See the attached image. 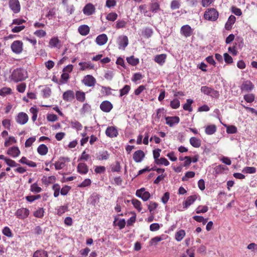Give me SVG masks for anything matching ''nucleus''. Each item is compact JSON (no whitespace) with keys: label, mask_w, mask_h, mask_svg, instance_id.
I'll list each match as a JSON object with an SVG mask.
<instances>
[{"label":"nucleus","mask_w":257,"mask_h":257,"mask_svg":"<svg viewBox=\"0 0 257 257\" xmlns=\"http://www.w3.org/2000/svg\"><path fill=\"white\" fill-rule=\"evenodd\" d=\"M27 77V72L25 69L21 68L15 69L11 76V80L16 82L24 80Z\"/></svg>","instance_id":"f257e3e1"},{"label":"nucleus","mask_w":257,"mask_h":257,"mask_svg":"<svg viewBox=\"0 0 257 257\" xmlns=\"http://www.w3.org/2000/svg\"><path fill=\"white\" fill-rule=\"evenodd\" d=\"M218 13L214 8L207 9L204 14L205 19L210 21H215L218 18Z\"/></svg>","instance_id":"f03ea898"},{"label":"nucleus","mask_w":257,"mask_h":257,"mask_svg":"<svg viewBox=\"0 0 257 257\" xmlns=\"http://www.w3.org/2000/svg\"><path fill=\"white\" fill-rule=\"evenodd\" d=\"M201 91L204 94L209 95L212 97L218 98L219 96V93L218 91L206 86H202L201 88Z\"/></svg>","instance_id":"7ed1b4c3"},{"label":"nucleus","mask_w":257,"mask_h":257,"mask_svg":"<svg viewBox=\"0 0 257 257\" xmlns=\"http://www.w3.org/2000/svg\"><path fill=\"white\" fill-rule=\"evenodd\" d=\"M117 43L119 49L124 50L128 44V39L127 36L124 35L119 36L117 40Z\"/></svg>","instance_id":"20e7f679"},{"label":"nucleus","mask_w":257,"mask_h":257,"mask_svg":"<svg viewBox=\"0 0 257 257\" xmlns=\"http://www.w3.org/2000/svg\"><path fill=\"white\" fill-rule=\"evenodd\" d=\"M23 43L21 41H15L11 45L12 51L16 54H20L23 50Z\"/></svg>","instance_id":"39448f33"},{"label":"nucleus","mask_w":257,"mask_h":257,"mask_svg":"<svg viewBox=\"0 0 257 257\" xmlns=\"http://www.w3.org/2000/svg\"><path fill=\"white\" fill-rule=\"evenodd\" d=\"M9 7L15 14L18 13L21 10V6L19 0H9Z\"/></svg>","instance_id":"423d86ee"},{"label":"nucleus","mask_w":257,"mask_h":257,"mask_svg":"<svg viewBox=\"0 0 257 257\" xmlns=\"http://www.w3.org/2000/svg\"><path fill=\"white\" fill-rule=\"evenodd\" d=\"M82 83L88 87H93L96 83V79L93 76L90 75L85 76L82 81Z\"/></svg>","instance_id":"0eeeda50"},{"label":"nucleus","mask_w":257,"mask_h":257,"mask_svg":"<svg viewBox=\"0 0 257 257\" xmlns=\"http://www.w3.org/2000/svg\"><path fill=\"white\" fill-rule=\"evenodd\" d=\"M28 115L23 112L19 113L16 117L17 122L22 125L26 123L28 121Z\"/></svg>","instance_id":"6e6552de"},{"label":"nucleus","mask_w":257,"mask_h":257,"mask_svg":"<svg viewBox=\"0 0 257 257\" xmlns=\"http://www.w3.org/2000/svg\"><path fill=\"white\" fill-rule=\"evenodd\" d=\"M15 215L19 219H24L29 215V210L26 208H21L17 210Z\"/></svg>","instance_id":"1a4fd4ad"},{"label":"nucleus","mask_w":257,"mask_h":257,"mask_svg":"<svg viewBox=\"0 0 257 257\" xmlns=\"http://www.w3.org/2000/svg\"><path fill=\"white\" fill-rule=\"evenodd\" d=\"M113 108L112 103L107 100L102 101L100 105V108L105 112H109Z\"/></svg>","instance_id":"9d476101"},{"label":"nucleus","mask_w":257,"mask_h":257,"mask_svg":"<svg viewBox=\"0 0 257 257\" xmlns=\"http://www.w3.org/2000/svg\"><path fill=\"white\" fill-rule=\"evenodd\" d=\"M180 32L182 35L187 38L190 37L192 35L193 30L189 25H186L181 27Z\"/></svg>","instance_id":"9b49d317"},{"label":"nucleus","mask_w":257,"mask_h":257,"mask_svg":"<svg viewBox=\"0 0 257 257\" xmlns=\"http://www.w3.org/2000/svg\"><path fill=\"white\" fill-rule=\"evenodd\" d=\"M254 88L252 83L249 80L244 81L240 86V89L242 91L249 92Z\"/></svg>","instance_id":"f8f14e48"},{"label":"nucleus","mask_w":257,"mask_h":257,"mask_svg":"<svg viewBox=\"0 0 257 257\" xmlns=\"http://www.w3.org/2000/svg\"><path fill=\"white\" fill-rule=\"evenodd\" d=\"M75 98V93L73 91L69 90L63 94V99L67 102H71Z\"/></svg>","instance_id":"ddd939ff"},{"label":"nucleus","mask_w":257,"mask_h":257,"mask_svg":"<svg viewBox=\"0 0 257 257\" xmlns=\"http://www.w3.org/2000/svg\"><path fill=\"white\" fill-rule=\"evenodd\" d=\"M70 161L68 158H61L55 163V167L56 170H60L65 166L66 162Z\"/></svg>","instance_id":"4468645a"},{"label":"nucleus","mask_w":257,"mask_h":257,"mask_svg":"<svg viewBox=\"0 0 257 257\" xmlns=\"http://www.w3.org/2000/svg\"><path fill=\"white\" fill-rule=\"evenodd\" d=\"M49 45L51 48H57L60 49L61 46V42L57 37L52 38L49 41Z\"/></svg>","instance_id":"2eb2a0df"},{"label":"nucleus","mask_w":257,"mask_h":257,"mask_svg":"<svg viewBox=\"0 0 257 257\" xmlns=\"http://www.w3.org/2000/svg\"><path fill=\"white\" fill-rule=\"evenodd\" d=\"M166 123L170 126H173L179 122L180 118L178 116L166 117Z\"/></svg>","instance_id":"dca6fc26"},{"label":"nucleus","mask_w":257,"mask_h":257,"mask_svg":"<svg viewBox=\"0 0 257 257\" xmlns=\"http://www.w3.org/2000/svg\"><path fill=\"white\" fill-rule=\"evenodd\" d=\"M105 134L110 138L116 137L118 135V132L114 126H109L105 131Z\"/></svg>","instance_id":"f3484780"},{"label":"nucleus","mask_w":257,"mask_h":257,"mask_svg":"<svg viewBox=\"0 0 257 257\" xmlns=\"http://www.w3.org/2000/svg\"><path fill=\"white\" fill-rule=\"evenodd\" d=\"M167 55L165 54H161L157 55L154 57V60L155 62L161 66H162L166 62Z\"/></svg>","instance_id":"a211bd4d"},{"label":"nucleus","mask_w":257,"mask_h":257,"mask_svg":"<svg viewBox=\"0 0 257 257\" xmlns=\"http://www.w3.org/2000/svg\"><path fill=\"white\" fill-rule=\"evenodd\" d=\"M107 37L106 35L102 34L98 35L95 40L96 43L99 46L104 45L107 41Z\"/></svg>","instance_id":"6ab92c4d"},{"label":"nucleus","mask_w":257,"mask_h":257,"mask_svg":"<svg viewBox=\"0 0 257 257\" xmlns=\"http://www.w3.org/2000/svg\"><path fill=\"white\" fill-rule=\"evenodd\" d=\"M95 11L94 7L92 4H88L83 8V11L85 15L90 16L93 14Z\"/></svg>","instance_id":"aec40b11"},{"label":"nucleus","mask_w":257,"mask_h":257,"mask_svg":"<svg viewBox=\"0 0 257 257\" xmlns=\"http://www.w3.org/2000/svg\"><path fill=\"white\" fill-rule=\"evenodd\" d=\"M144 157L145 154L143 151L141 150H138L135 152L133 156V159L136 162L139 163L142 161Z\"/></svg>","instance_id":"412c9836"},{"label":"nucleus","mask_w":257,"mask_h":257,"mask_svg":"<svg viewBox=\"0 0 257 257\" xmlns=\"http://www.w3.org/2000/svg\"><path fill=\"white\" fill-rule=\"evenodd\" d=\"M196 199L197 196L196 195L188 197L186 200L183 203L184 208L187 209L190 205L194 203Z\"/></svg>","instance_id":"4be33fe9"},{"label":"nucleus","mask_w":257,"mask_h":257,"mask_svg":"<svg viewBox=\"0 0 257 257\" xmlns=\"http://www.w3.org/2000/svg\"><path fill=\"white\" fill-rule=\"evenodd\" d=\"M7 154L14 158H16L20 155V151L17 147H13L8 149Z\"/></svg>","instance_id":"5701e85b"},{"label":"nucleus","mask_w":257,"mask_h":257,"mask_svg":"<svg viewBox=\"0 0 257 257\" xmlns=\"http://www.w3.org/2000/svg\"><path fill=\"white\" fill-rule=\"evenodd\" d=\"M236 18L233 15H231L228 19L227 22L225 25V28L226 30H230L232 29L233 24H234Z\"/></svg>","instance_id":"b1692460"},{"label":"nucleus","mask_w":257,"mask_h":257,"mask_svg":"<svg viewBox=\"0 0 257 257\" xmlns=\"http://www.w3.org/2000/svg\"><path fill=\"white\" fill-rule=\"evenodd\" d=\"M77 170L79 173L85 174L88 172V169L85 163H81L78 165Z\"/></svg>","instance_id":"393cba45"},{"label":"nucleus","mask_w":257,"mask_h":257,"mask_svg":"<svg viewBox=\"0 0 257 257\" xmlns=\"http://www.w3.org/2000/svg\"><path fill=\"white\" fill-rule=\"evenodd\" d=\"M78 30L81 35L86 36L89 33L90 29L87 25H83L79 27Z\"/></svg>","instance_id":"a878e982"},{"label":"nucleus","mask_w":257,"mask_h":257,"mask_svg":"<svg viewBox=\"0 0 257 257\" xmlns=\"http://www.w3.org/2000/svg\"><path fill=\"white\" fill-rule=\"evenodd\" d=\"M189 141L190 144L194 148H199L201 146V140L196 137H191Z\"/></svg>","instance_id":"bb28decb"},{"label":"nucleus","mask_w":257,"mask_h":257,"mask_svg":"<svg viewBox=\"0 0 257 257\" xmlns=\"http://www.w3.org/2000/svg\"><path fill=\"white\" fill-rule=\"evenodd\" d=\"M109 157V154L107 151H104L99 152L97 155V159L99 160H106Z\"/></svg>","instance_id":"cd10ccee"},{"label":"nucleus","mask_w":257,"mask_h":257,"mask_svg":"<svg viewBox=\"0 0 257 257\" xmlns=\"http://www.w3.org/2000/svg\"><path fill=\"white\" fill-rule=\"evenodd\" d=\"M38 153L41 155H45L48 152L47 147L44 144L40 145L37 148Z\"/></svg>","instance_id":"c85d7f7f"},{"label":"nucleus","mask_w":257,"mask_h":257,"mask_svg":"<svg viewBox=\"0 0 257 257\" xmlns=\"http://www.w3.org/2000/svg\"><path fill=\"white\" fill-rule=\"evenodd\" d=\"M33 257H48V255L46 251L43 249H40L36 250L34 253Z\"/></svg>","instance_id":"c756f323"},{"label":"nucleus","mask_w":257,"mask_h":257,"mask_svg":"<svg viewBox=\"0 0 257 257\" xmlns=\"http://www.w3.org/2000/svg\"><path fill=\"white\" fill-rule=\"evenodd\" d=\"M216 131V127L215 125H207L205 128V133L207 135H211Z\"/></svg>","instance_id":"7c9ffc66"},{"label":"nucleus","mask_w":257,"mask_h":257,"mask_svg":"<svg viewBox=\"0 0 257 257\" xmlns=\"http://www.w3.org/2000/svg\"><path fill=\"white\" fill-rule=\"evenodd\" d=\"M76 98L77 100L80 102H84L85 100V94L84 92L81 91H77L76 92Z\"/></svg>","instance_id":"2f4dec72"},{"label":"nucleus","mask_w":257,"mask_h":257,"mask_svg":"<svg viewBox=\"0 0 257 257\" xmlns=\"http://www.w3.org/2000/svg\"><path fill=\"white\" fill-rule=\"evenodd\" d=\"M185 235V231L181 229L175 234V239L178 241H180L184 237Z\"/></svg>","instance_id":"473e14b6"},{"label":"nucleus","mask_w":257,"mask_h":257,"mask_svg":"<svg viewBox=\"0 0 257 257\" xmlns=\"http://www.w3.org/2000/svg\"><path fill=\"white\" fill-rule=\"evenodd\" d=\"M153 33L152 29L150 28H146L142 31V35L146 38H150Z\"/></svg>","instance_id":"72a5a7b5"},{"label":"nucleus","mask_w":257,"mask_h":257,"mask_svg":"<svg viewBox=\"0 0 257 257\" xmlns=\"http://www.w3.org/2000/svg\"><path fill=\"white\" fill-rule=\"evenodd\" d=\"M127 62L132 66H136L139 63L138 58H136L134 56H132L126 58Z\"/></svg>","instance_id":"f704fd0d"},{"label":"nucleus","mask_w":257,"mask_h":257,"mask_svg":"<svg viewBox=\"0 0 257 257\" xmlns=\"http://www.w3.org/2000/svg\"><path fill=\"white\" fill-rule=\"evenodd\" d=\"M30 190L35 193H38L42 191V188L39 187L37 183H35L31 185Z\"/></svg>","instance_id":"c9c22d12"},{"label":"nucleus","mask_w":257,"mask_h":257,"mask_svg":"<svg viewBox=\"0 0 257 257\" xmlns=\"http://www.w3.org/2000/svg\"><path fill=\"white\" fill-rule=\"evenodd\" d=\"M79 65L81 66V70H84L86 69H93L94 66L90 63L80 62Z\"/></svg>","instance_id":"e433bc0d"},{"label":"nucleus","mask_w":257,"mask_h":257,"mask_svg":"<svg viewBox=\"0 0 257 257\" xmlns=\"http://www.w3.org/2000/svg\"><path fill=\"white\" fill-rule=\"evenodd\" d=\"M193 101L192 99H187V102L184 104L183 109L185 110H188L189 111H192V108L191 107L192 103Z\"/></svg>","instance_id":"4c0bfd02"},{"label":"nucleus","mask_w":257,"mask_h":257,"mask_svg":"<svg viewBox=\"0 0 257 257\" xmlns=\"http://www.w3.org/2000/svg\"><path fill=\"white\" fill-rule=\"evenodd\" d=\"M155 163L158 165H164L165 166L170 164L169 162L165 158H161L159 160H157Z\"/></svg>","instance_id":"58836bf2"},{"label":"nucleus","mask_w":257,"mask_h":257,"mask_svg":"<svg viewBox=\"0 0 257 257\" xmlns=\"http://www.w3.org/2000/svg\"><path fill=\"white\" fill-rule=\"evenodd\" d=\"M132 203L133 204L134 206L139 211H141L142 210V207H141V202L136 199H133L132 200Z\"/></svg>","instance_id":"ea45409f"},{"label":"nucleus","mask_w":257,"mask_h":257,"mask_svg":"<svg viewBox=\"0 0 257 257\" xmlns=\"http://www.w3.org/2000/svg\"><path fill=\"white\" fill-rule=\"evenodd\" d=\"M69 78V75L68 73L64 72L62 74L61 76V80H60V84H65L66 83L68 79Z\"/></svg>","instance_id":"a19ab883"},{"label":"nucleus","mask_w":257,"mask_h":257,"mask_svg":"<svg viewBox=\"0 0 257 257\" xmlns=\"http://www.w3.org/2000/svg\"><path fill=\"white\" fill-rule=\"evenodd\" d=\"M243 98L247 102L251 103L254 100L255 96L253 94L249 93L244 95Z\"/></svg>","instance_id":"79ce46f5"},{"label":"nucleus","mask_w":257,"mask_h":257,"mask_svg":"<svg viewBox=\"0 0 257 257\" xmlns=\"http://www.w3.org/2000/svg\"><path fill=\"white\" fill-rule=\"evenodd\" d=\"M57 214L58 215L60 216L68 210V206L64 205V206H59L57 209Z\"/></svg>","instance_id":"37998d69"},{"label":"nucleus","mask_w":257,"mask_h":257,"mask_svg":"<svg viewBox=\"0 0 257 257\" xmlns=\"http://www.w3.org/2000/svg\"><path fill=\"white\" fill-rule=\"evenodd\" d=\"M71 124L72 127L76 128L78 131L81 130L82 128V124L77 120L71 121Z\"/></svg>","instance_id":"c03bdc74"},{"label":"nucleus","mask_w":257,"mask_h":257,"mask_svg":"<svg viewBox=\"0 0 257 257\" xmlns=\"http://www.w3.org/2000/svg\"><path fill=\"white\" fill-rule=\"evenodd\" d=\"M130 86L125 85L122 89L120 90V96L121 97L127 94L130 90Z\"/></svg>","instance_id":"a18cd8bd"},{"label":"nucleus","mask_w":257,"mask_h":257,"mask_svg":"<svg viewBox=\"0 0 257 257\" xmlns=\"http://www.w3.org/2000/svg\"><path fill=\"white\" fill-rule=\"evenodd\" d=\"M214 169L216 174H219L221 173L223 171L227 170V167L222 165H219L216 166Z\"/></svg>","instance_id":"49530a36"},{"label":"nucleus","mask_w":257,"mask_h":257,"mask_svg":"<svg viewBox=\"0 0 257 257\" xmlns=\"http://www.w3.org/2000/svg\"><path fill=\"white\" fill-rule=\"evenodd\" d=\"M208 210L207 206H199L196 209V213H205Z\"/></svg>","instance_id":"de8ad7c7"},{"label":"nucleus","mask_w":257,"mask_h":257,"mask_svg":"<svg viewBox=\"0 0 257 257\" xmlns=\"http://www.w3.org/2000/svg\"><path fill=\"white\" fill-rule=\"evenodd\" d=\"M242 172L245 173L253 174L256 172V169L253 167H246L243 168Z\"/></svg>","instance_id":"09e8293b"},{"label":"nucleus","mask_w":257,"mask_h":257,"mask_svg":"<svg viewBox=\"0 0 257 257\" xmlns=\"http://www.w3.org/2000/svg\"><path fill=\"white\" fill-rule=\"evenodd\" d=\"M44 210L43 208H40L34 213V215L36 217L42 218L44 216Z\"/></svg>","instance_id":"8fccbe9b"},{"label":"nucleus","mask_w":257,"mask_h":257,"mask_svg":"<svg viewBox=\"0 0 257 257\" xmlns=\"http://www.w3.org/2000/svg\"><path fill=\"white\" fill-rule=\"evenodd\" d=\"M12 89L10 88L4 87L0 89V95L1 96H5L11 93Z\"/></svg>","instance_id":"3c124183"},{"label":"nucleus","mask_w":257,"mask_h":257,"mask_svg":"<svg viewBox=\"0 0 257 257\" xmlns=\"http://www.w3.org/2000/svg\"><path fill=\"white\" fill-rule=\"evenodd\" d=\"M91 181L89 179H85L81 184L78 185V187L83 188L90 185Z\"/></svg>","instance_id":"603ef678"},{"label":"nucleus","mask_w":257,"mask_h":257,"mask_svg":"<svg viewBox=\"0 0 257 257\" xmlns=\"http://www.w3.org/2000/svg\"><path fill=\"white\" fill-rule=\"evenodd\" d=\"M193 218L198 222H202L203 224H206L207 221V219H205L203 216H194Z\"/></svg>","instance_id":"864d4df0"},{"label":"nucleus","mask_w":257,"mask_h":257,"mask_svg":"<svg viewBox=\"0 0 257 257\" xmlns=\"http://www.w3.org/2000/svg\"><path fill=\"white\" fill-rule=\"evenodd\" d=\"M180 101L178 99H175L170 102V105L173 109H177L180 106Z\"/></svg>","instance_id":"5fc2aeb1"},{"label":"nucleus","mask_w":257,"mask_h":257,"mask_svg":"<svg viewBox=\"0 0 257 257\" xmlns=\"http://www.w3.org/2000/svg\"><path fill=\"white\" fill-rule=\"evenodd\" d=\"M17 142L16 140L14 137H10L8 140H7L4 144L6 147H8L12 143H16Z\"/></svg>","instance_id":"6e6d98bb"},{"label":"nucleus","mask_w":257,"mask_h":257,"mask_svg":"<svg viewBox=\"0 0 257 257\" xmlns=\"http://www.w3.org/2000/svg\"><path fill=\"white\" fill-rule=\"evenodd\" d=\"M117 17V15L115 13H109L106 16V19L110 21H114Z\"/></svg>","instance_id":"4d7b16f0"},{"label":"nucleus","mask_w":257,"mask_h":257,"mask_svg":"<svg viewBox=\"0 0 257 257\" xmlns=\"http://www.w3.org/2000/svg\"><path fill=\"white\" fill-rule=\"evenodd\" d=\"M120 166L119 162L116 161L115 165H111V169L112 172H119L120 171Z\"/></svg>","instance_id":"13d9d810"},{"label":"nucleus","mask_w":257,"mask_h":257,"mask_svg":"<svg viewBox=\"0 0 257 257\" xmlns=\"http://www.w3.org/2000/svg\"><path fill=\"white\" fill-rule=\"evenodd\" d=\"M226 132L228 134H235L237 132V128L234 125H230L226 127Z\"/></svg>","instance_id":"bf43d9fd"},{"label":"nucleus","mask_w":257,"mask_h":257,"mask_svg":"<svg viewBox=\"0 0 257 257\" xmlns=\"http://www.w3.org/2000/svg\"><path fill=\"white\" fill-rule=\"evenodd\" d=\"M6 163L8 166L12 167H18L20 166V165L15 161L10 159L6 160Z\"/></svg>","instance_id":"052dcab7"},{"label":"nucleus","mask_w":257,"mask_h":257,"mask_svg":"<svg viewBox=\"0 0 257 257\" xmlns=\"http://www.w3.org/2000/svg\"><path fill=\"white\" fill-rule=\"evenodd\" d=\"M224 59L227 64H231L233 62L232 58L227 53H225L223 55Z\"/></svg>","instance_id":"680f3d73"},{"label":"nucleus","mask_w":257,"mask_h":257,"mask_svg":"<svg viewBox=\"0 0 257 257\" xmlns=\"http://www.w3.org/2000/svg\"><path fill=\"white\" fill-rule=\"evenodd\" d=\"M163 240V238L161 236H156L152 238L150 241V243L151 245H155L158 242Z\"/></svg>","instance_id":"e2e57ef3"},{"label":"nucleus","mask_w":257,"mask_h":257,"mask_svg":"<svg viewBox=\"0 0 257 257\" xmlns=\"http://www.w3.org/2000/svg\"><path fill=\"white\" fill-rule=\"evenodd\" d=\"M3 234L8 236V237H12L13 235V233L11 230V229L8 227H5L3 230Z\"/></svg>","instance_id":"0e129e2a"},{"label":"nucleus","mask_w":257,"mask_h":257,"mask_svg":"<svg viewBox=\"0 0 257 257\" xmlns=\"http://www.w3.org/2000/svg\"><path fill=\"white\" fill-rule=\"evenodd\" d=\"M160 9V6L158 3H154L152 4L151 6V11L153 13H157V11Z\"/></svg>","instance_id":"69168bd1"},{"label":"nucleus","mask_w":257,"mask_h":257,"mask_svg":"<svg viewBox=\"0 0 257 257\" xmlns=\"http://www.w3.org/2000/svg\"><path fill=\"white\" fill-rule=\"evenodd\" d=\"M35 140L36 139L34 137L29 138L26 140L25 142V147L27 148L31 147L32 144L35 141Z\"/></svg>","instance_id":"338daca9"},{"label":"nucleus","mask_w":257,"mask_h":257,"mask_svg":"<svg viewBox=\"0 0 257 257\" xmlns=\"http://www.w3.org/2000/svg\"><path fill=\"white\" fill-rule=\"evenodd\" d=\"M51 89L49 87L45 88L42 90L43 96L45 98H48L51 94Z\"/></svg>","instance_id":"774afa93"}]
</instances>
